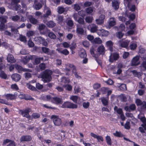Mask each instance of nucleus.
I'll return each mask as SVG.
<instances>
[{"label":"nucleus","mask_w":146,"mask_h":146,"mask_svg":"<svg viewBox=\"0 0 146 146\" xmlns=\"http://www.w3.org/2000/svg\"><path fill=\"white\" fill-rule=\"evenodd\" d=\"M52 71L49 70H46L42 74L41 77L44 82H48L51 80V75L52 74Z\"/></svg>","instance_id":"f257e3e1"},{"label":"nucleus","mask_w":146,"mask_h":146,"mask_svg":"<svg viewBox=\"0 0 146 146\" xmlns=\"http://www.w3.org/2000/svg\"><path fill=\"white\" fill-rule=\"evenodd\" d=\"M19 1V0H12L11 3L9 5V8L16 11L19 10L21 9V6L17 4Z\"/></svg>","instance_id":"f03ea898"},{"label":"nucleus","mask_w":146,"mask_h":146,"mask_svg":"<svg viewBox=\"0 0 146 146\" xmlns=\"http://www.w3.org/2000/svg\"><path fill=\"white\" fill-rule=\"evenodd\" d=\"M44 11L45 13L43 15V17L45 19H48L49 18V16H51V11L50 9L46 6H45Z\"/></svg>","instance_id":"7ed1b4c3"},{"label":"nucleus","mask_w":146,"mask_h":146,"mask_svg":"<svg viewBox=\"0 0 146 146\" xmlns=\"http://www.w3.org/2000/svg\"><path fill=\"white\" fill-rule=\"evenodd\" d=\"M63 108H76L77 106L76 105L69 102H66L64 103L62 106Z\"/></svg>","instance_id":"20e7f679"},{"label":"nucleus","mask_w":146,"mask_h":146,"mask_svg":"<svg viewBox=\"0 0 146 146\" xmlns=\"http://www.w3.org/2000/svg\"><path fill=\"white\" fill-rule=\"evenodd\" d=\"M35 40L37 43L42 44L44 46H46L48 44L45 40L43 38L41 37H37L35 38Z\"/></svg>","instance_id":"39448f33"},{"label":"nucleus","mask_w":146,"mask_h":146,"mask_svg":"<svg viewBox=\"0 0 146 146\" xmlns=\"http://www.w3.org/2000/svg\"><path fill=\"white\" fill-rule=\"evenodd\" d=\"M31 109L29 108H27L25 110H20L19 113H20L23 117H25L27 118L30 117L29 113L31 111Z\"/></svg>","instance_id":"423d86ee"},{"label":"nucleus","mask_w":146,"mask_h":146,"mask_svg":"<svg viewBox=\"0 0 146 146\" xmlns=\"http://www.w3.org/2000/svg\"><path fill=\"white\" fill-rule=\"evenodd\" d=\"M51 119L53 120L54 124L56 126H59L61 123L62 121L60 118L56 115L52 116Z\"/></svg>","instance_id":"0eeeda50"},{"label":"nucleus","mask_w":146,"mask_h":146,"mask_svg":"<svg viewBox=\"0 0 146 146\" xmlns=\"http://www.w3.org/2000/svg\"><path fill=\"white\" fill-rule=\"evenodd\" d=\"M119 57V54L117 52L111 53L110 55V62H113L114 61L117 60Z\"/></svg>","instance_id":"6e6552de"},{"label":"nucleus","mask_w":146,"mask_h":146,"mask_svg":"<svg viewBox=\"0 0 146 146\" xmlns=\"http://www.w3.org/2000/svg\"><path fill=\"white\" fill-rule=\"evenodd\" d=\"M136 106L134 104H132L129 106H126L124 107V109L126 111L130 112L135 110Z\"/></svg>","instance_id":"1a4fd4ad"},{"label":"nucleus","mask_w":146,"mask_h":146,"mask_svg":"<svg viewBox=\"0 0 146 146\" xmlns=\"http://www.w3.org/2000/svg\"><path fill=\"white\" fill-rule=\"evenodd\" d=\"M56 20L58 24L61 26H64L65 25V22L64 21V17L63 16L58 15L57 17Z\"/></svg>","instance_id":"9d476101"},{"label":"nucleus","mask_w":146,"mask_h":146,"mask_svg":"<svg viewBox=\"0 0 146 146\" xmlns=\"http://www.w3.org/2000/svg\"><path fill=\"white\" fill-rule=\"evenodd\" d=\"M139 59V57L138 56H136L134 57L131 60V64L132 66H136L139 64L138 62Z\"/></svg>","instance_id":"9b49d317"},{"label":"nucleus","mask_w":146,"mask_h":146,"mask_svg":"<svg viewBox=\"0 0 146 146\" xmlns=\"http://www.w3.org/2000/svg\"><path fill=\"white\" fill-rule=\"evenodd\" d=\"M15 67L16 69L19 72H21L22 71H23L25 72H32V70L30 69L26 68L23 69L22 67L18 64L15 65Z\"/></svg>","instance_id":"f8f14e48"},{"label":"nucleus","mask_w":146,"mask_h":146,"mask_svg":"<svg viewBox=\"0 0 146 146\" xmlns=\"http://www.w3.org/2000/svg\"><path fill=\"white\" fill-rule=\"evenodd\" d=\"M119 3L118 1V0H113L112 1V6L115 10H117L119 9Z\"/></svg>","instance_id":"ddd939ff"},{"label":"nucleus","mask_w":146,"mask_h":146,"mask_svg":"<svg viewBox=\"0 0 146 146\" xmlns=\"http://www.w3.org/2000/svg\"><path fill=\"white\" fill-rule=\"evenodd\" d=\"M46 20H44L43 22L44 23H46L47 26L49 28H52L55 26L56 24L53 21H48L46 23Z\"/></svg>","instance_id":"4468645a"},{"label":"nucleus","mask_w":146,"mask_h":146,"mask_svg":"<svg viewBox=\"0 0 146 146\" xmlns=\"http://www.w3.org/2000/svg\"><path fill=\"white\" fill-rule=\"evenodd\" d=\"M5 98L7 100H13L16 99L17 96L16 95L15 93L14 94H7L5 95Z\"/></svg>","instance_id":"2eb2a0df"},{"label":"nucleus","mask_w":146,"mask_h":146,"mask_svg":"<svg viewBox=\"0 0 146 146\" xmlns=\"http://www.w3.org/2000/svg\"><path fill=\"white\" fill-rule=\"evenodd\" d=\"M32 139L31 136L28 135H24L21 137L20 139L21 142L28 141H31Z\"/></svg>","instance_id":"dca6fc26"},{"label":"nucleus","mask_w":146,"mask_h":146,"mask_svg":"<svg viewBox=\"0 0 146 146\" xmlns=\"http://www.w3.org/2000/svg\"><path fill=\"white\" fill-rule=\"evenodd\" d=\"M98 35L100 36H106L109 34L108 31L104 30V29L98 31Z\"/></svg>","instance_id":"f3484780"},{"label":"nucleus","mask_w":146,"mask_h":146,"mask_svg":"<svg viewBox=\"0 0 146 146\" xmlns=\"http://www.w3.org/2000/svg\"><path fill=\"white\" fill-rule=\"evenodd\" d=\"M140 119L143 123V124H141V126L144 128L145 130H146V118L145 117H142Z\"/></svg>","instance_id":"a211bd4d"},{"label":"nucleus","mask_w":146,"mask_h":146,"mask_svg":"<svg viewBox=\"0 0 146 146\" xmlns=\"http://www.w3.org/2000/svg\"><path fill=\"white\" fill-rule=\"evenodd\" d=\"M11 78L13 80L17 82L21 79V77L19 74H15L11 76Z\"/></svg>","instance_id":"6ab92c4d"},{"label":"nucleus","mask_w":146,"mask_h":146,"mask_svg":"<svg viewBox=\"0 0 146 146\" xmlns=\"http://www.w3.org/2000/svg\"><path fill=\"white\" fill-rule=\"evenodd\" d=\"M7 60L8 62L13 63L15 62V60L14 59L13 56L11 54H9L7 57Z\"/></svg>","instance_id":"aec40b11"},{"label":"nucleus","mask_w":146,"mask_h":146,"mask_svg":"<svg viewBox=\"0 0 146 146\" xmlns=\"http://www.w3.org/2000/svg\"><path fill=\"white\" fill-rule=\"evenodd\" d=\"M105 50V48L104 46H101L99 47L97 50L98 54H103L104 53Z\"/></svg>","instance_id":"412c9836"},{"label":"nucleus","mask_w":146,"mask_h":146,"mask_svg":"<svg viewBox=\"0 0 146 146\" xmlns=\"http://www.w3.org/2000/svg\"><path fill=\"white\" fill-rule=\"evenodd\" d=\"M90 31L92 33H95L97 30V26L94 24H92L90 26Z\"/></svg>","instance_id":"4be33fe9"},{"label":"nucleus","mask_w":146,"mask_h":146,"mask_svg":"<svg viewBox=\"0 0 146 146\" xmlns=\"http://www.w3.org/2000/svg\"><path fill=\"white\" fill-rule=\"evenodd\" d=\"M79 55L81 58H85L86 56L87 55L86 51L84 49H81L79 52Z\"/></svg>","instance_id":"5701e85b"},{"label":"nucleus","mask_w":146,"mask_h":146,"mask_svg":"<svg viewBox=\"0 0 146 146\" xmlns=\"http://www.w3.org/2000/svg\"><path fill=\"white\" fill-rule=\"evenodd\" d=\"M56 50L59 53L63 54L65 55H67L69 53V51L66 49L62 50L61 48H57Z\"/></svg>","instance_id":"b1692460"},{"label":"nucleus","mask_w":146,"mask_h":146,"mask_svg":"<svg viewBox=\"0 0 146 146\" xmlns=\"http://www.w3.org/2000/svg\"><path fill=\"white\" fill-rule=\"evenodd\" d=\"M70 80L68 78H66V77H62L61 80V82H62L61 85L66 84H68L70 82Z\"/></svg>","instance_id":"393cba45"},{"label":"nucleus","mask_w":146,"mask_h":146,"mask_svg":"<svg viewBox=\"0 0 146 146\" xmlns=\"http://www.w3.org/2000/svg\"><path fill=\"white\" fill-rule=\"evenodd\" d=\"M29 19L30 22L33 24H36L38 22L36 19L33 17L32 16H30L28 17Z\"/></svg>","instance_id":"a878e982"},{"label":"nucleus","mask_w":146,"mask_h":146,"mask_svg":"<svg viewBox=\"0 0 146 146\" xmlns=\"http://www.w3.org/2000/svg\"><path fill=\"white\" fill-rule=\"evenodd\" d=\"M24 59L23 60V62L24 63H26L28 62L29 60L32 59V56L27 55L23 57Z\"/></svg>","instance_id":"bb28decb"},{"label":"nucleus","mask_w":146,"mask_h":146,"mask_svg":"<svg viewBox=\"0 0 146 146\" xmlns=\"http://www.w3.org/2000/svg\"><path fill=\"white\" fill-rule=\"evenodd\" d=\"M35 5V8L37 10H39L42 7V4L41 3L39 2V1H36L35 3H34Z\"/></svg>","instance_id":"cd10ccee"},{"label":"nucleus","mask_w":146,"mask_h":146,"mask_svg":"<svg viewBox=\"0 0 146 146\" xmlns=\"http://www.w3.org/2000/svg\"><path fill=\"white\" fill-rule=\"evenodd\" d=\"M11 19L12 21L14 22H17L19 21H20V17L19 15H17L12 16Z\"/></svg>","instance_id":"c85d7f7f"},{"label":"nucleus","mask_w":146,"mask_h":146,"mask_svg":"<svg viewBox=\"0 0 146 146\" xmlns=\"http://www.w3.org/2000/svg\"><path fill=\"white\" fill-rule=\"evenodd\" d=\"M63 87V88H65L66 90L68 91H71L72 89V87L71 85L68 84H64Z\"/></svg>","instance_id":"c756f323"},{"label":"nucleus","mask_w":146,"mask_h":146,"mask_svg":"<svg viewBox=\"0 0 146 146\" xmlns=\"http://www.w3.org/2000/svg\"><path fill=\"white\" fill-rule=\"evenodd\" d=\"M8 17L6 16H3L0 17V22L1 23H5L7 22V19Z\"/></svg>","instance_id":"7c9ffc66"},{"label":"nucleus","mask_w":146,"mask_h":146,"mask_svg":"<svg viewBox=\"0 0 146 146\" xmlns=\"http://www.w3.org/2000/svg\"><path fill=\"white\" fill-rule=\"evenodd\" d=\"M76 32L78 34L82 35L84 33V31L82 27H78L77 28Z\"/></svg>","instance_id":"2f4dec72"},{"label":"nucleus","mask_w":146,"mask_h":146,"mask_svg":"<svg viewBox=\"0 0 146 146\" xmlns=\"http://www.w3.org/2000/svg\"><path fill=\"white\" fill-rule=\"evenodd\" d=\"M11 28V31L12 33V34H16L18 32V28L17 29L15 28V27L13 26H10V27Z\"/></svg>","instance_id":"473e14b6"},{"label":"nucleus","mask_w":146,"mask_h":146,"mask_svg":"<svg viewBox=\"0 0 146 146\" xmlns=\"http://www.w3.org/2000/svg\"><path fill=\"white\" fill-rule=\"evenodd\" d=\"M113 134L115 136L119 137H122L124 136L120 132L117 131H116Z\"/></svg>","instance_id":"72a5a7b5"},{"label":"nucleus","mask_w":146,"mask_h":146,"mask_svg":"<svg viewBox=\"0 0 146 146\" xmlns=\"http://www.w3.org/2000/svg\"><path fill=\"white\" fill-rule=\"evenodd\" d=\"M53 99L57 104H60L62 102V99L58 97L53 98Z\"/></svg>","instance_id":"f704fd0d"},{"label":"nucleus","mask_w":146,"mask_h":146,"mask_svg":"<svg viewBox=\"0 0 146 146\" xmlns=\"http://www.w3.org/2000/svg\"><path fill=\"white\" fill-rule=\"evenodd\" d=\"M43 57L36 58L35 60V63L36 64H38L40 63L41 61H43Z\"/></svg>","instance_id":"c9c22d12"},{"label":"nucleus","mask_w":146,"mask_h":146,"mask_svg":"<svg viewBox=\"0 0 146 146\" xmlns=\"http://www.w3.org/2000/svg\"><path fill=\"white\" fill-rule=\"evenodd\" d=\"M69 66L70 68L72 69L73 74L77 72L76 68L73 64H69Z\"/></svg>","instance_id":"e433bc0d"},{"label":"nucleus","mask_w":146,"mask_h":146,"mask_svg":"<svg viewBox=\"0 0 146 146\" xmlns=\"http://www.w3.org/2000/svg\"><path fill=\"white\" fill-rule=\"evenodd\" d=\"M48 36L52 39H55L56 38V35L52 32H50L48 35Z\"/></svg>","instance_id":"4c0bfd02"},{"label":"nucleus","mask_w":146,"mask_h":146,"mask_svg":"<svg viewBox=\"0 0 146 146\" xmlns=\"http://www.w3.org/2000/svg\"><path fill=\"white\" fill-rule=\"evenodd\" d=\"M101 90L102 91L103 94H105L107 92L108 95H109L110 91L109 90L108 88H103L101 89Z\"/></svg>","instance_id":"58836bf2"},{"label":"nucleus","mask_w":146,"mask_h":146,"mask_svg":"<svg viewBox=\"0 0 146 146\" xmlns=\"http://www.w3.org/2000/svg\"><path fill=\"white\" fill-rule=\"evenodd\" d=\"M115 24V19L112 18H110V27L114 26Z\"/></svg>","instance_id":"ea45409f"},{"label":"nucleus","mask_w":146,"mask_h":146,"mask_svg":"<svg viewBox=\"0 0 146 146\" xmlns=\"http://www.w3.org/2000/svg\"><path fill=\"white\" fill-rule=\"evenodd\" d=\"M137 46V45L135 43L131 44L129 46L131 50H135Z\"/></svg>","instance_id":"a19ab883"},{"label":"nucleus","mask_w":146,"mask_h":146,"mask_svg":"<svg viewBox=\"0 0 146 146\" xmlns=\"http://www.w3.org/2000/svg\"><path fill=\"white\" fill-rule=\"evenodd\" d=\"M143 102H142L140 99H137L135 101V103L137 106H141L143 104Z\"/></svg>","instance_id":"79ce46f5"},{"label":"nucleus","mask_w":146,"mask_h":146,"mask_svg":"<svg viewBox=\"0 0 146 146\" xmlns=\"http://www.w3.org/2000/svg\"><path fill=\"white\" fill-rule=\"evenodd\" d=\"M58 12L60 14L63 13L65 11V9L64 8L62 7H59L58 8Z\"/></svg>","instance_id":"37998d69"},{"label":"nucleus","mask_w":146,"mask_h":146,"mask_svg":"<svg viewBox=\"0 0 146 146\" xmlns=\"http://www.w3.org/2000/svg\"><path fill=\"white\" fill-rule=\"evenodd\" d=\"M26 86L29 89L32 90H36L35 88V87L32 86V85H31L29 83L27 84Z\"/></svg>","instance_id":"c03bdc74"},{"label":"nucleus","mask_w":146,"mask_h":146,"mask_svg":"<svg viewBox=\"0 0 146 146\" xmlns=\"http://www.w3.org/2000/svg\"><path fill=\"white\" fill-rule=\"evenodd\" d=\"M94 41L95 43L100 44L102 43V40L100 38H96L94 40Z\"/></svg>","instance_id":"a18cd8bd"},{"label":"nucleus","mask_w":146,"mask_h":146,"mask_svg":"<svg viewBox=\"0 0 146 146\" xmlns=\"http://www.w3.org/2000/svg\"><path fill=\"white\" fill-rule=\"evenodd\" d=\"M119 88L120 90L125 91L127 90L126 85L125 84H122L120 86Z\"/></svg>","instance_id":"49530a36"},{"label":"nucleus","mask_w":146,"mask_h":146,"mask_svg":"<svg viewBox=\"0 0 146 146\" xmlns=\"http://www.w3.org/2000/svg\"><path fill=\"white\" fill-rule=\"evenodd\" d=\"M70 99L72 100L75 103H76L78 99V97L77 96H72L70 98Z\"/></svg>","instance_id":"de8ad7c7"},{"label":"nucleus","mask_w":146,"mask_h":146,"mask_svg":"<svg viewBox=\"0 0 146 146\" xmlns=\"http://www.w3.org/2000/svg\"><path fill=\"white\" fill-rule=\"evenodd\" d=\"M67 24L69 27H72L74 25L73 21L71 19L69 20L68 21Z\"/></svg>","instance_id":"09e8293b"},{"label":"nucleus","mask_w":146,"mask_h":146,"mask_svg":"<svg viewBox=\"0 0 146 146\" xmlns=\"http://www.w3.org/2000/svg\"><path fill=\"white\" fill-rule=\"evenodd\" d=\"M124 127L125 129H129L130 128V122L127 121L125 124Z\"/></svg>","instance_id":"8fccbe9b"},{"label":"nucleus","mask_w":146,"mask_h":146,"mask_svg":"<svg viewBox=\"0 0 146 146\" xmlns=\"http://www.w3.org/2000/svg\"><path fill=\"white\" fill-rule=\"evenodd\" d=\"M0 77L4 79H6L7 78V76L4 72L1 71L0 73Z\"/></svg>","instance_id":"3c124183"},{"label":"nucleus","mask_w":146,"mask_h":146,"mask_svg":"<svg viewBox=\"0 0 146 146\" xmlns=\"http://www.w3.org/2000/svg\"><path fill=\"white\" fill-rule=\"evenodd\" d=\"M76 21L80 24H84V19L81 17L78 18V20Z\"/></svg>","instance_id":"603ef678"},{"label":"nucleus","mask_w":146,"mask_h":146,"mask_svg":"<svg viewBox=\"0 0 146 146\" xmlns=\"http://www.w3.org/2000/svg\"><path fill=\"white\" fill-rule=\"evenodd\" d=\"M124 35V34L121 32H118L116 33L117 37L119 38H122Z\"/></svg>","instance_id":"864d4df0"},{"label":"nucleus","mask_w":146,"mask_h":146,"mask_svg":"<svg viewBox=\"0 0 146 146\" xmlns=\"http://www.w3.org/2000/svg\"><path fill=\"white\" fill-rule=\"evenodd\" d=\"M101 101L103 104L106 106L108 104V100L106 98H103L101 99Z\"/></svg>","instance_id":"5fc2aeb1"},{"label":"nucleus","mask_w":146,"mask_h":146,"mask_svg":"<svg viewBox=\"0 0 146 146\" xmlns=\"http://www.w3.org/2000/svg\"><path fill=\"white\" fill-rule=\"evenodd\" d=\"M85 21L87 23H91L92 21V17H87L86 18Z\"/></svg>","instance_id":"6e6d98bb"},{"label":"nucleus","mask_w":146,"mask_h":146,"mask_svg":"<svg viewBox=\"0 0 146 146\" xmlns=\"http://www.w3.org/2000/svg\"><path fill=\"white\" fill-rule=\"evenodd\" d=\"M128 45V43L124 41L121 43V46L123 48L127 47Z\"/></svg>","instance_id":"4d7b16f0"},{"label":"nucleus","mask_w":146,"mask_h":146,"mask_svg":"<svg viewBox=\"0 0 146 146\" xmlns=\"http://www.w3.org/2000/svg\"><path fill=\"white\" fill-rule=\"evenodd\" d=\"M11 88L13 90H17L19 89V88L16 84H12L11 86Z\"/></svg>","instance_id":"13d9d810"},{"label":"nucleus","mask_w":146,"mask_h":146,"mask_svg":"<svg viewBox=\"0 0 146 146\" xmlns=\"http://www.w3.org/2000/svg\"><path fill=\"white\" fill-rule=\"evenodd\" d=\"M76 47V44L75 42H73L72 43L70 47V48L71 50L74 49Z\"/></svg>","instance_id":"bf43d9fd"},{"label":"nucleus","mask_w":146,"mask_h":146,"mask_svg":"<svg viewBox=\"0 0 146 146\" xmlns=\"http://www.w3.org/2000/svg\"><path fill=\"white\" fill-rule=\"evenodd\" d=\"M90 105V103L88 102H84L83 103V106L85 108H88Z\"/></svg>","instance_id":"052dcab7"},{"label":"nucleus","mask_w":146,"mask_h":146,"mask_svg":"<svg viewBox=\"0 0 146 146\" xmlns=\"http://www.w3.org/2000/svg\"><path fill=\"white\" fill-rule=\"evenodd\" d=\"M78 15L84 17L85 15V12L83 11H81L78 12Z\"/></svg>","instance_id":"680f3d73"},{"label":"nucleus","mask_w":146,"mask_h":146,"mask_svg":"<svg viewBox=\"0 0 146 146\" xmlns=\"http://www.w3.org/2000/svg\"><path fill=\"white\" fill-rule=\"evenodd\" d=\"M124 4L127 5L128 7H129L130 5V3L131 2V0H124Z\"/></svg>","instance_id":"e2e57ef3"},{"label":"nucleus","mask_w":146,"mask_h":146,"mask_svg":"<svg viewBox=\"0 0 146 146\" xmlns=\"http://www.w3.org/2000/svg\"><path fill=\"white\" fill-rule=\"evenodd\" d=\"M32 116L34 119H37L39 117L40 114L37 113H33L32 115Z\"/></svg>","instance_id":"0e129e2a"},{"label":"nucleus","mask_w":146,"mask_h":146,"mask_svg":"<svg viewBox=\"0 0 146 146\" xmlns=\"http://www.w3.org/2000/svg\"><path fill=\"white\" fill-rule=\"evenodd\" d=\"M36 87L37 89L40 90L43 88V86L42 85L40 84L39 83H37L36 84Z\"/></svg>","instance_id":"69168bd1"},{"label":"nucleus","mask_w":146,"mask_h":146,"mask_svg":"<svg viewBox=\"0 0 146 146\" xmlns=\"http://www.w3.org/2000/svg\"><path fill=\"white\" fill-rule=\"evenodd\" d=\"M20 40L23 42H26V38L25 36L22 35H21L19 37Z\"/></svg>","instance_id":"338daca9"},{"label":"nucleus","mask_w":146,"mask_h":146,"mask_svg":"<svg viewBox=\"0 0 146 146\" xmlns=\"http://www.w3.org/2000/svg\"><path fill=\"white\" fill-rule=\"evenodd\" d=\"M74 8L76 11H78L80 9V7L78 4H75L74 5Z\"/></svg>","instance_id":"774afa93"}]
</instances>
